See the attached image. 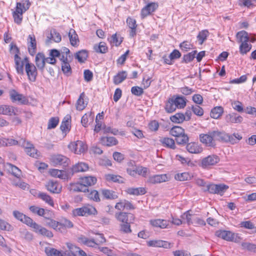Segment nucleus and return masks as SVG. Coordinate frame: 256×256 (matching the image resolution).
<instances>
[{"mask_svg": "<svg viewBox=\"0 0 256 256\" xmlns=\"http://www.w3.org/2000/svg\"><path fill=\"white\" fill-rule=\"evenodd\" d=\"M214 140H218L224 142H228V140L230 138V134L224 132H220L218 131H214Z\"/></svg>", "mask_w": 256, "mask_h": 256, "instance_id": "nucleus-26", "label": "nucleus"}, {"mask_svg": "<svg viewBox=\"0 0 256 256\" xmlns=\"http://www.w3.org/2000/svg\"><path fill=\"white\" fill-rule=\"evenodd\" d=\"M126 22L128 26L130 28V36L134 37L136 35V28L137 27L136 20L130 17H128L127 18Z\"/></svg>", "mask_w": 256, "mask_h": 256, "instance_id": "nucleus-22", "label": "nucleus"}, {"mask_svg": "<svg viewBox=\"0 0 256 256\" xmlns=\"http://www.w3.org/2000/svg\"><path fill=\"white\" fill-rule=\"evenodd\" d=\"M100 142L103 145L108 146H115L118 144L117 140L112 136L102 137L100 139Z\"/></svg>", "mask_w": 256, "mask_h": 256, "instance_id": "nucleus-31", "label": "nucleus"}, {"mask_svg": "<svg viewBox=\"0 0 256 256\" xmlns=\"http://www.w3.org/2000/svg\"><path fill=\"white\" fill-rule=\"evenodd\" d=\"M11 50L14 52L15 54L14 56V60L15 63V68L16 72L20 74H23L24 66H25V70L26 74L28 76V80L32 82L36 80V78L38 74L37 70L34 65L30 63L28 58L26 57L22 60L18 56L19 50L16 46H11Z\"/></svg>", "mask_w": 256, "mask_h": 256, "instance_id": "nucleus-1", "label": "nucleus"}, {"mask_svg": "<svg viewBox=\"0 0 256 256\" xmlns=\"http://www.w3.org/2000/svg\"><path fill=\"white\" fill-rule=\"evenodd\" d=\"M50 160L54 166H61L64 168L68 166L70 162V160L68 158L61 154L52 156Z\"/></svg>", "mask_w": 256, "mask_h": 256, "instance_id": "nucleus-7", "label": "nucleus"}, {"mask_svg": "<svg viewBox=\"0 0 256 256\" xmlns=\"http://www.w3.org/2000/svg\"><path fill=\"white\" fill-rule=\"evenodd\" d=\"M45 252L48 256H66V253H62L61 252L51 248H46Z\"/></svg>", "mask_w": 256, "mask_h": 256, "instance_id": "nucleus-38", "label": "nucleus"}, {"mask_svg": "<svg viewBox=\"0 0 256 256\" xmlns=\"http://www.w3.org/2000/svg\"><path fill=\"white\" fill-rule=\"evenodd\" d=\"M186 98L179 96H173L166 104L165 110L166 112L172 113L176 108H183L186 106Z\"/></svg>", "mask_w": 256, "mask_h": 256, "instance_id": "nucleus-2", "label": "nucleus"}, {"mask_svg": "<svg viewBox=\"0 0 256 256\" xmlns=\"http://www.w3.org/2000/svg\"><path fill=\"white\" fill-rule=\"evenodd\" d=\"M184 132V130L180 126H174L170 131V134L176 138L182 134Z\"/></svg>", "mask_w": 256, "mask_h": 256, "instance_id": "nucleus-40", "label": "nucleus"}, {"mask_svg": "<svg viewBox=\"0 0 256 256\" xmlns=\"http://www.w3.org/2000/svg\"><path fill=\"white\" fill-rule=\"evenodd\" d=\"M30 212H32V213L34 214H37L40 216L46 218L45 216V210L42 208H40L35 206H32L30 207Z\"/></svg>", "mask_w": 256, "mask_h": 256, "instance_id": "nucleus-46", "label": "nucleus"}, {"mask_svg": "<svg viewBox=\"0 0 256 256\" xmlns=\"http://www.w3.org/2000/svg\"><path fill=\"white\" fill-rule=\"evenodd\" d=\"M126 192L130 195H142L146 193V190L144 188H130L127 189Z\"/></svg>", "mask_w": 256, "mask_h": 256, "instance_id": "nucleus-33", "label": "nucleus"}, {"mask_svg": "<svg viewBox=\"0 0 256 256\" xmlns=\"http://www.w3.org/2000/svg\"><path fill=\"white\" fill-rule=\"evenodd\" d=\"M35 62L37 68L42 71L46 64V58L44 54L40 52L38 53L36 55Z\"/></svg>", "mask_w": 256, "mask_h": 256, "instance_id": "nucleus-21", "label": "nucleus"}, {"mask_svg": "<svg viewBox=\"0 0 256 256\" xmlns=\"http://www.w3.org/2000/svg\"><path fill=\"white\" fill-rule=\"evenodd\" d=\"M21 145L24 148L25 152L30 156L38 158L40 156V152L35 148L33 144L30 142L24 140Z\"/></svg>", "mask_w": 256, "mask_h": 256, "instance_id": "nucleus-6", "label": "nucleus"}, {"mask_svg": "<svg viewBox=\"0 0 256 256\" xmlns=\"http://www.w3.org/2000/svg\"><path fill=\"white\" fill-rule=\"evenodd\" d=\"M59 122L58 118L57 117L51 118L48 122V129L50 130L55 128Z\"/></svg>", "mask_w": 256, "mask_h": 256, "instance_id": "nucleus-57", "label": "nucleus"}, {"mask_svg": "<svg viewBox=\"0 0 256 256\" xmlns=\"http://www.w3.org/2000/svg\"><path fill=\"white\" fill-rule=\"evenodd\" d=\"M88 56V52L86 50H82L76 53L75 57L80 62H84Z\"/></svg>", "mask_w": 256, "mask_h": 256, "instance_id": "nucleus-45", "label": "nucleus"}, {"mask_svg": "<svg viewBox=\"0 0 256 256\" xmlns=\"http://www.w3.org/2000/svg\"><path fill=\"white\" fill-rule=\"evenodd\" d=\"M94 48L96 52L104 54L108 50V48L104 42H100L98 45H94Z\"/></svg>", "mask_w": 256, "mask_h": 256, "instance_id": "nucleus-44", "label": "nucleus"}, {"mask_svg": "<svg viewBox=\"0 0 256 256\" xmlns=\"http://www.w3.org/2000/svg\"><path fill=\"white\" fill-rule=\"evenodd\" d=\"M10 170L9 171L12 172V174L16 178L20 177L21 175V171L16 166L10 164Z\"/></svg>", "mask_w": 256, "mask_h": 256, "instance_id": "nucleus-60", "label": "nucleus"}, {"mask_svg": "<svg viewBox=\"0 0 256 256\" xmlns=\"http://www.w3.org/2000/svg\"><path fill=\"white\" fill-rule=\"evenodd\" d=\"M188 140L189 138L185 132L180 136H177L176 138V140L178 144H185L188 142Z\"/></svg>", "mask_w": 256, "mask_h": 256, "instance_id": "nucleus-53", "label": "nucleus"}, {"mask_svg": "<svg viewBox=\"0 0 256 256\" xmlns=\"http://www.w3.org/2000/svg\"><path fill=\"white\" fill-rule=\"evenodd\" d=\"M187 150L191 154H199L202 151V148L200 147L198 143L190 142L186 145Z\"/></svg>", "mask_w": 256, "mask_h": 256, "instance_id": "nucleus-24", "label": "nucleus"}, {"mask_svg": "<svg viewBox=\"0 0 256 256\" xmlns=\"http://www.w3.org/2000/svg\"><path fill=\"white\" fill-rule=\"evenodd\" d=\"M13 215L16 219L30 226L32 224L33 220L31 218L26 216L19 211L14 210L13 212Z\"/></svg>", "mask_w": 256, "mask_h": 256, "instance_id": "nucleus-13", "label": "nucleus"}, {"mask_svg": "<svg viewBox=\"0 0 256 256\" xmlns=\"http://www.w3.org/2000/svg\"><path fill=\"white\" fill-rule=\"evenodd\" d=\"M28 50L30 55L34 56L36 52V42L34 34H30L27 39Z\"/></svg>", "mask_w": 256, "mask_h": 256, "instance_id": "nucleus-17", "label": "nucleus"}, {"mask_svg": "<svg viewBox=\"0 0 256 256\" xmlns=\"http://www.w3.org/2000/svg\"><path fill=\"white\" fill-rule=\"evenodd\" d=\"M170 120L174 123L180 124L186 120V118L182 113H176L170 117Z\"/></svg>", "mask_w": 256, "mask_h": 256, "instance_id": "nucleus-41", "label": "nucleus"}, {"mask_svg": "<svg viewBox=\"0 0 256 256\" xmlns=\"http://www.w3.org/2000/svg\"><path fill=\"white\" fill-rule=\"evenodd\" d=\"M69 62L70 61L61 63L62 71L64 74L67 76H70L72 72Z\"/></svg>", "mask_w": 256, "mask_h": 256, "instance_id": "nucleus-48", "label": "nucleus"}, {"mask_svg": "<svg viewBox=\"0 0 256 256\" xmlns=\"http://www.w3.org/2000/svg\"><path fill=\"white\" fill-rule=\"evenodd\" d=\"M242 138V136L238 133H234L232 135H230V138L228 142L234 144L237 143Z\"/></svg>", "mask_w": 256, "mask_h": 256, "instance_id": "nucleus-62", "label": "nucleus"}, {"mask_svg": "<svg viewBox=\"0 0 256 256\" xmlns=\"http://www.w3.org/2000/svg\"><path fill=\"white\" fill-rule=\"evenodd\" d=\"M241 226L244 228L252 230V232L254 233L256 232V227L254 226V224L250 221H246L242 222Z\"/></svg>", "mask_w": 256, "mask_h": 256, "instance_id": "nucleus-64", "label": "nucleus"}, {"mask_svg": "<svg viewBox=\"0 0 256 256\" xmlns=\"http://www.w3.org/2000/svg\"><path fill=\"white\" fill-rule=\"evenodd\" d=\"M128 74L126 71H122L118 72V74L114 76V83L116 85L122 83L126 78Z\"/></svg>", "mask_w": 256, "mask_h": 256, "instance_id": "nucleus-30", "label": "nucleus"}, {"mask_svg": "<svg viewBox=\"0 0 256 256\" xmlns=\"http://www.w3.org/2000/svg\"><path fill=\"white\" fill-rule=\"evenodd\" d=\"M88 166L83 162H79L74 165L72 168V172H86L88 170Z\"/></svg>", "mask_w": 256, "mask_h": 256, "instance_id": "nucleus-23", "label": "nucleus"}, {"mask_svg": "<svg viewBox=\"0 0 256 256\" xmlns=\"http://www.w3.org/2000/svg\"><path fill=\"white\" fill-rule=\"evenodd\" d=\"M94 118V114L92 112H89L84 114L82 118L81 122L82 125L85 127H88V124L92 122Z\"/></svg>", "mask_w": 256, "mask_h": 256, "instance_id": "nucleus-27", "label": "nucleus"}, {"mask_svg": "<svg viewBox=\"0 0 256 256\" xmlns=\"http://www.w3.org/2000/svg\"><path fill=\"white\" fill-rule=\"evenodd\" d=\"M134 222H128L120 224V232L122 234H128L132 232L130 224Z\"/></svg>", "mask_w": 256, "mask_h": 256, "instance_id": "nucleus-34", "label": "nucleus"}, {"mask_svg": "<svg viewBox=\"0 0 256 256\" xmlns=\"http://www.w3.org/2000/svg\"><path fill=\"white\" fill-rule=\"evenodd\" d=\"M70 189L75 192H86L88 191V188L84 184H82V182L80 181L78 183L71 184Z\"/></svg>", "mask_w": 256, "mask_h": 256, "instance_id": "nucleus-37", "label": "nucleus"}, {"mask_svg": "<svg viewBox=\"0 0 256 256\" xmlns=\"http://www.w3.org/2000/svg\"><path fill=\"white\" fill-rule=\"evenodd\" d=\"M215 235L218 238L228 242H238L240 240V238L238 234L229 230H218L215 232Z\"/></svg>", "mask_w": 256, "mask_h": 256, "instance_id": "nucleus-3", "label": "nucleus"}, {"mask_svg": "<svg viewBox=\"0 0 256 256\" xmlns=\"http://www.w3.org/2000/svg\"><path fill=\"white\" fill-rule=\"evenodd\" d=\"M220 161V158L216 155H210L202 159L200 166L203 168H210Z\"/></svg>", "mask_w": 256, "mask_h": 256, "instance_id": "nucleus-5", "label": "nucleus"}, {"mask_svg": "<svg viewBox=\"0 0 256 256\" xmlns=\"http://www.w3.org/2000/svg\"><path fill=\"white\" fill-rule=\"evenodd\" d=\"M252 45L248 44V42H243L240 44V52L244 55L246 54L248 52H250L252 48Z\"/></svg>", "mask_w": 256, "mask_h": 256, "instance_id": "nucleus-51", "label": "nucleus"}, {"mask_svg": "<svg viewBox=\"0 0 256 256\" xmlns=\"http://www.w3.org/2000/svg\"><path fill=\"white\" fill-rule=\"evenodd\" d=\"M150 224L156 228H168L170 222L164 219H154L150 220Z\"/></svg>", "mask_w": 256, "mask_h": 256, "instance_id": "nucleus-18", "label": "nucleus"}, {"mask_svg": "<svg viewBox=\"0 0 256 256\" xmlns=\"http://www.w3.org/2000/svg\"><path fill=\"white\" fill-rule=\"evenodd\" d=\"M109 41L111 44L116 46H118L122 42V40L120 38H118L116 34H112L111 38L109 39Z\"/></svg>", "mask_w": 256, "mask_h": 256, "instance_id": "nucleus-61", "label": "nucleus"}, {"mask_svg": "<svg viewBox=\"0 0 256 256\" xmlns=\"http://www.w3.org/2000/svg\"><path fill=\"white\" fill-rule=\"evenodd\" d=\"M228 188V186L224 184H216V194L222 196Z\"/></svg>", "mask_w": 256, "mask_h": 256, "instance_id": "nucleus-58", "label": "nucleus"}, {"mask_svg": "<svg viewBox=\"0 0 256 256\" xmlns=\"http://www.w3.org/2000/svg\"><path fill=\"white\" fill-rule=\"evenodd\" d=\"M180 47L182 50L187 52L192 48L193 45L188 41H184L180 44Z\"/></svg>", "mask_w": 256, "mask_h": 256, "instance_id": "nucleus-63", "label": "nucleus"}, {"mask_svg": "<svg viewBox=\"0 0 256 256\" xmlns=\"http://www.w3.org/2000/svg\"><path fill=\"white\" fill-rule=\"evenodd\" d=\"M168 180L166 174H156L150 176L146 180V182L150 184H156L165 182Z\"/></svg>", "mask_w": 256, "mask_h": 256, "instance_id": "nucleus-12", "label": "nucleus"}, {"mask_svg": "<svg viewBox=\"0 0 256 256\" xmlns=\"http://www.w3.org/2000/svg\"><path fill=\"white\" fill-rule=\"evenodd\" d=\"M196 53V50H194L188 54H184L182 58V62L185 63H188L192 62L195 58Z\"/></svg>", "mask_w": 256, "mask_h": 256, "instance_id": "nucleus-50", "label": "nucleus"}, {"mask_svg": "<svg viewBox=\"0 0 256 256\" xmlns=\"http://www.w3.org/2000/svg\"><path fill=\"white\" fill-rule=\"evenodd\" d=\"M102 194L106 199H116L118 198L116 193L114 191L108 190H102Z\"/></svg>", "mask_w": 256, "mask_h": 256, "instance_id": "nucleus-43", "label": "nucleus"}, {"mask_svg": "<svg viewBox=\"0 0 256 256\" xmlns=\"http://www.w3.org/2000/svg\"><path fill=\"white\" fill-rule=\"evenodd\" d=\"M115 218L120 223L134 222V216L133 214L122 212H116Z\"/></svg>", "mask_w": 256, "mask_h": 256, "instance_id": "nucleus-9", "label": "nucleus"}, {"mask_svg": "<svg viewBox=\"0 0 256 256\" xmlns=\"http://www.w3.org/2000/svg\"><path fill=\"white\" fill-rule=\"evenodd\" d=\"M188 108L192 110L193 112L198 116H202L204 114L203 109L198 105L192 106L188 107Z\"/></svg>", "mask_w": 256, "mask_h": 256, "instance_id": "nucleus-54", "label": "nucleus"}, {"mask_svg": "<svg viewBox=\"0 0 256 256\" xmlns=\"http://www.w3.org/2000/svg\"><path fill=\"white\" fill-rule=\"evenodd\" d=\"M106 179L108 181H111L113 182H122V177L118 175H114L112 174H106Z\"/></svg>", "mask_w": 256, "mask_h": 256, "instance_id": "nucleus-56", "label": "nucleus"}, {"mask_svg": "<svg viewBox=\"0 0 256 256\" xmlns=\"http://www.w3.org/2000/svg\"><path fill=\"white\" fill-rule=\"evenodd\" d=\"M50 174L52 176L59 178L61 179H66V172L57 169H52L50 170Z\"/></svg>", "mask_w": 256, "mask_h": 256, "instance_id": "nucleus-42", "label": "nucleus"}, {"mask_svg": "<svg viewBox=\"0 0 256 256\" xmlns=\"http://www.w3.org/2000/svg\"><path fill=\"white\" fill-rule=\"evenodd\" d=\"M68 37L72 46L76 47L79 44V39L78 34L74 29H70L68 32Z\"/></svg>", "mask_w": 256, "mask_h": 256, "instance_id": "nucleus-25", "label": "nucleus"}, {"mask_svg": "<svg viewBox=\"0 0 256 256\" xmlns=\"http://www.w3.org/2000/svg\"><path fill=\"white\" fill-rule=\"evenodd\" d=\"M84 92H82L80 94L76 104V108L77 110H82L86 108V104H85L84 102Z\"/></svg>", "mask_w": 256, "mask_h": 256, "instance_id": "nucleus-39", "label": "nucleus"}, {"mask_svg": "<svg viewBox=\"0 0 256 256\" xmlns=\"http://www.w3.org/2000/svg\"><path fill=\"white\" fill-rule=\"evenodd\" d=\"M38 197L50 206H54V201L52 198L46 194L40 192L38 194Z\"/></svg>", "mask_w": 256, "mask_h": 256, "instance_id": "nucleus-47", "label": "nucleus"}, {"mask_svg": "<svg viewBox=\"0 0 256 256\" xmlns=\"http://www.w3.org/2000/svg\"><path fill=\"white\" fill-rule=\"evenodd\" d=\"M18 110L13 106L2 104L0 105V114L8 116L16 115Z\"/></svg>", "mask_w": 256, "mask_h": 256, "instance_id": "nucleus-11", "label": "nucleus"}, {"mask_svg": "<svg viewBox=\"0 0 256 256\" xmlns=\"http://www.w3.org/2000/svg\"><path fill=\"white\" fill-rule=\"evenodd\" d=\"M10 98L13 102H18L20 104H25L28 102V100L22 94H19L14 90L9 92Z\"/></svg>", "mask_w": 256, "mask_h": 256, "instance_id": "nucleus-8", "label": "nucleus"}, {"mask_svg": "<svg viewBox=\"0 0 256 256\" xmlns=\"http://www.w3.org/2000/svg\"><path fill=\"white\" fill-rule=\"evenodd\" d=\"M214 135V132L208 134H201L200 136V142L208 146H214L215 140L214 137H213Z\"/></svg>", "mask_w": 256, "mask_h": 256, "instance_id": "nucleus-14", "label": "nucleus"}, {"mask_svg": "<svg viewBox=\"0 0 256 256\" xmlns=\"http://www.w3.org/2000/svg\"><path fill=\"white\" fill-rule=\"evenodd\" d=\"M209 35V32L208 30H203L200 32L197 36V38L200 44H202L204 40L207 38Z\"/></svg>", "mask_w": 256, "mask_h": 256, "instance_id": "nucleus-52", "label": "nucleus"}, {"mask_svg": "<svg viewBox=\"0 0 256 256\" xmlns=\"http://www.w3.org/2000/svg\"><path fill=\"white\" fill-rule=\"evenodd\" d=\"M70 116L67 115L62 122L60 128L62 132H67L70 130Z\"/></svg>", "mask_w": 256, "mask_h": 256, "instance_id": "nucleus-32", "label": "nucleus"}, {"mask_svg": "<svg viewBox=\"0 0 256 256\" xmlns=\"http://www.w3.org/2000/svg\"><path fill=\"white\" fill-rule=\"evenodd\" d=\"M224 112V108L222 106H216L210 112V116L214 119H218L220 117Z\"/></svg>", "mask_w": 256, "mask_h": 256, "instance_id": "nucleus-35", "label": "nucleus"}, {"mask_svg": "<svg viewBox=\"0 0 256 256\" xmlns=\"http://www.w3.org/2000/svg\"><path fill=\"white\" fill-rule=\"evenodd\" d=\"M30 227L34 229V230L39 234L42 236H46L48 238H51L53 236V234L52 232L46 230V228L42 227L40 225L37 224L33 221L32 224L30 226Z\"/></svg>", "mask_w": 256, "mask_h": 256, "instance_id": "nucleus-10", "label": "nucleus"}, {"mask_svg": "<svg viewBox=\"0 0 256 256\" xmlns=\"http://www.w3.org/2000/svg\"><path fill=\"white\" fill-rule=\"evenodd\" d=\"M80 182H82V184H84L87 188L88 186H92L94 185L97 181V179L95 176H88L81 178Z\"/></svg>", "mask_w": 256, "mask_h": 256, "instance_id": "nucleus-29", "label": "nucleus"}, {"mask_svg": "<svg viewBox=\"0 0 256 256\" xmlns=\"http://www.w3.org/2000/svg\"><path fill=\"white\" fill-rule=\"evenodd\" d=\"M236 38L238 42H248L249 40V37L248 34L244 30H242L238 32L236 35Z\"/></svg>", "mask_w": 256, "mask_h": 256, "instance_id": "nucleus-36", "label": "nucleus"}, {"mask_svg": "<svg viewBox=\"0 0 256 256\" xmlns=\"http://www.w3.org/2000/svg\"><path fill=\"white\" fill-rule=\"evenodd\" d=\"M84 216H87L91 214H96L97 211L94 207L91 205H87L84 206Z\"/></svg>", "mask_w": 256, "mask_h": 256, "instance_id": "nucleus-55", "label": "nucleus"}, {"mask_svg": "<svg viewBox=\"0 0 256 256\" xmlns=\"http://www.w3.org/2000/svg\"><path fill=\"white\" fill-rule=\"evenodd\" d=\"M68 148L76 154H80L87 150V146L81 140L72 142L68 145Z\"/></svg>", "mask_w": 256, "mask_h": 256, "instance_id": "nucleus-4", "label": "nucleus"}, {"mask_svg": "<svg viewBox=\"0 0 256 256\" xmlns=\"http://www.w3.org/2000/svg\"><path fill=\"white\" fill-rule=\"evenodd\" d=\"M46 187L48 191L54 194L60 193L62 188V186L54 180L48 181L46 184Z\"/></svg>", "mask_w": 256, "mask_h": 256, "instance_id": "nucleus-15", "label": "nucleus"}, {"mask_svg": "<svg viewBox=\"0 0 256 256\" xmlns=\"http://www.w3.org/2000/svg\"><path fill=\"white\" fill-rule=\"evenodd\" d=\"M174 178L178 180L184 181L190 180L191 176L188 172H184L180 174H177L175 175Z\"/></svg>", "mask_w": 256, "mask_h": 256, "instance_id": "nucleus-49", "label": "nucleus"}, {"mask_svg": "<svg viewBox=\"0 0 256 256\" xmlns=\"http://www.w3.org/2000/svg\"><path fill=\"white\" fill-rule=\"evenodd\" d=\"M225 118L228 123L239 124L243 120V118L236 113L227 114Z\"/></svg>", "mask_w": 256, "mask_h": 256, "instance_id": "nucleus-19", "label": "nucleus"}, {"mask_svg": "<svg viewBox=\"0 0 256 256\" xmlns=\"http://www.w3.org/2000/svg\"><path fill=\"white\" fill-rule=\"evenodd\" d=\"M241 245L244 249L250 252H256V244L250 242H242Z\"/></svg>", "mask_w": 256, "mask_h": 256, "instance_id": "nucleus-59", "label": "nucleus"}, {"mask_svg": "<svg viewBox=\"0 0 256 256\" xmlns=\"http://www.w3.org/2000/svg\"><path fill=\"white\" fill-rule=\"evenodd\" d=\"M158 7V4L155 2H152L147 4L141 11V16L142 18L147 16L154 12Z\"/></svg>", "mask_w": 256, "mask_h": 256, "instance_id": "nucleus-16", "label": "nucleus"}, {"mask_svg": "<svg viewBox=\"0 0 256 256\" xmlns=\"http://www.w3.org/2000/svg\"><path fill=\"white\" fill-rule=\"evenodd\" d=\"M148 245L150 246L162 247L165 248H170L171 244L168 242L162 240H153L148 242Z\"/></svg>", "mask_w": 256, "mask_h": 256, "instance_id": "nucleus-20", "label": "nucleus"}, {"mask_svg": "<svg viewBox=\"0 0 256 256\" xmlns=\"http://www.w3.org/2000/svg\"><path fill=\"white\" fill-rule=\"evenodd\" d=\"M160 142L162 143L163 146L174 150L176 148L174 140L170 138H162L160 139Z\"/></svg>", "mask_w": 256, "mask_h": 256, "instance_id": "nucleus-28", "label": "nucleus"}]
</instances>
